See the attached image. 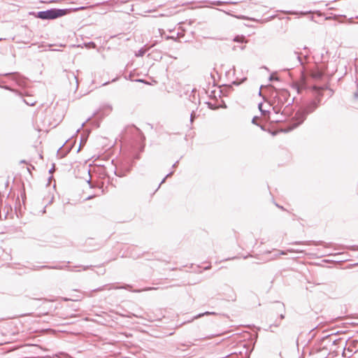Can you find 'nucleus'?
<instances>
[{
	"label": "nucleus",
	"mask_w": 358,
	"mask_h": 358,
	"mask_svg": "<svg viewBox=\"0 0 358 358\" xmlns=\"http://www.w3.org/2000/svg\"><path fill=\"white\" fill-rule=\"evenodd\" d=\"M65 115V108L63 106L56 103L55 106L46 110L44 119H41V126L37 125V131L41 133H48L52 128L56 127Z\"/></svg>",
	"instance_id": "f257e3e1"
},
{
	"label": "nucleus",
	"mask_w": 358,
	"mask_h": 358,
	"mask_svg": "<svg viewBox=\"0 0 358 358\" xmlns=\"http://www.w3.org/2000/svg\"><path fill=\"white\" fill-rule=\"evenodd\" d=\"M294 98L290 99V94L287 90H282L278 92L273 100V109L275 113H288V108L294 102Z\"/></svg>",
	"instance_id": "f03ea898"
},
{
	"label": "nucleus",
	"mask_w": 358,
	"mask_h": 358,
	"mask_svg": "<svg viewBox=\"0 0 358 358\" xmlns=\"http://www.w3.org/2000/svg\"><path fill=\"white\" fill-rule=\"evenodd\" d=\"M321 101L322 95L320 94L319 95L315 96V99L306 103L303 108L297 111L295 116L296 120H298V123L294 124V127L302 123L303 120L306 119V115L308 114H310L315 111L320 104Z\"/></svg>",
	"instance_id": "7ed1b4c3"
},
{
	"label": "nucleus",
	"mask_w": 358,
	"mask_h": 358,
	"mask_svg": "<svg viewBox=\"0 0 358 358\" xmlns=\"http://www.w3.org/2000/svg\"><path fill=\"white\" fill-rule=\"evenodd\" d=\"M69 12L70 9L67 8H50L45 10L38 11L37 13L31 12L29 14L41 20H55L66 15Z\"/></svg>",
	"instance_id": "20e7f679"
},
{
	"label": "nucleus",
	"mask_w": 358,
	"mask_h": 358,
	"mask_svg": "<svg viewBox=\"0 0 358 358\" xmlns=\"http://www.w3.org/2000/svg\"><path fill=\"white\" fill-rule=\"evenodd\" d=\"M326 68L324 69L317 67L315 69L311 71L310 76L315 80H321L324 76Z\"/></svg>",
	"instance_id": "39448f33"
},
{
	"label": "nucleus",
	"mask_w": 358,
	"mask_h": 358,
	"mask_svg": "<svg viewBox=\"0 0 358 358\" xmlns=\"http://www.w3.org/2000/svg\"><path fill=\"white\" fill-rule=\"evenodd\" d=\"M4 75L11 76L12 80H15L19 85H22L24 83L23 78L17 73H8Z\"/></svg>",
	"instance_id": "423d86ee"
},
{
	"label": "nucleus",
	"mask_w": 358,
	"mask_h": 358,
	"mask_svg": "<svg viewBox=\"0 0 358 358\" xmlns=\"http://www.w3.org/2000/svg\"><path fill=\"white\" fill-rule=\"evenodd\" d=\"M90 120V117H88V118L86 120V121H85V122H83V123H82V124H81V126H80V127H79V128H78V129H76V131H75V134H79V132H80V129H81L82 128H84V129H83V132H84V134H90L91 133V130H90V129H88V127H85V123H86L87 122H88Z\"/></svg>",
	"instance_id": "0eeeda50"
},
{
	"label": "nucleus",
	"mask_w": 358,
	"mask_h": 358,
	"mask_svg": "<svg viewBox=\"0 0 358 358\" xmlns=\"http://www.w3.org/2000/svg\"><path fill=\"white\" fill-rule=\"evenodd\" d=\"M328 89H329V88L327 85H324V86H321V87L314 85L313 87V90H314V92L315 93V96L319 95L320 94L322 96H323L322 91L325 90H328Z\"/></svg>",
	"instance_id": "6e6552de"
},
{
	"label": "nucleus",
	"mask_w": 358,
	"mask_h": 358,
	"mask_svg": "<svg viewBox=\"0 0 358 358\" xmlns=\"http://www.w3.org/2000/svg\"><path fill=\"white\" fill-rule=\"evenodd\" d=\"M218 10H219L220 11H222V12L225 13H226V14H227V15H229L234 16V17H236V18H237V19H240V20H245V19H247V20H250V21H253V22H256V21H257V20H256V19H255V18H253V17H245V16H244V15H232V14H231L230 13L227 12V11H225V10H222V9H218Z\"/></svg>",
	"instance_id": "1a4fd4ad"
},
{
	"label": "nucleus",
	"mask_w": 358,
	"mask_h": 358,
	"mask_svg": "<svg viewBox=\"0 0 358 358\" xmlns=\"http://www.w3.org/2000/svg\"><path fill=\"white\" fill-rule=\"evenodd\" d=\"M213 5L215 6H222L224 4L229 3V4H236V1H215L211 2Z\"/></svg>",
	"instance_id": "9d476101"
},
{
	"label": "nucleus",
	"mask_w": 358,
	"mask_h": 358,
	"mask_svg": "<svg viewBox=\"0 0 358 358\" xmlns=\"http://www.w3.org/2000/svg\"><path fill=\"white\" fill-rule=\"evenodd\" d=\"M233 41L234 42L237 43H246L247 40L245 39V37L243 35L241 36H236L234 38Z\"/></svg>",
	"instance_id": "9b49d317"
},
{
	"label": "nucleus",
	"mask_w": 358,
	"mask_h": 358,
	"mask_svg": "<svg viewBox=\"0 0 358 358\" xmlns=\"http://www.w3.org/2000/svg\"><path fill=\"white\" fill-rule=\"evenodd\" d=\"M145 53V50L143 48L139 49L135 54L136 57H143Z\"/></svg>",
	"instance_id": "f8f14e48"
},
{
	"label": "nucleus",
	"mask_w": 358,
	"mask_h": 358,
	"mask_svg": "<svg viewBox=\"0 0 358 358\" xmlns=\"http://www.w3.org/2000/svg\"><path fill=\"white\" fill-rule=\"evenodd\" d=\"M43 308V312L41 313L43 315H48L52 310V308H46L45 306Z\"/></svg>",
	"instance_id": "ddd939ff"
},
{
	"label": "nucleus",
	"mask_w": 358,
	"mask_h": 358,
	"mask_svg": "<svg viewBox=\"0 0 358 358\" xmlns=\"http://www.w3.org/2000/svg\"><path fill=\"white\" fill-rule=\"evenodd\" d=\"M294 55L296 56V59H297V61H298L299 64L300 65H303V62H302V60H301V57L299 56V52H294Z\"/></svg>",
	"instance_id": "4468645a"
},
{
	"label": "nucleus",
	"mask_w": 358,
	"mask_h": 358,
	"mask_svg": "<svg viewBox=\"0 0 358 358\" xmlns=\"http://www.w3.org/2000/svg\"><path fill=\"white\" fill-rule=\"evenodd\" d=\"M87 136H81V138H80V144L84 145V144L85 143V142H86V141H87ZM81 146H82V145H80L78 150H80Z\"/></svg>",
	"instance_id": "2eb2a0df"
},
{
	"label": "nucleus",
	"mask_w": 358,
	"mask_h": 358,
	"mask_svg": "<svg viewBox=\"0 0 358 358\" xmlns=\"http://www.w3.org/2000/svg\"><path fill=\"white\" fill-rule=\"evenodd\" d=\"M208 108H210V109H216L217 107L215 106L214 104L210 103V102H208Z\"/></svg>",
	"instance_id": "dca6fc26"
},
{
	"label": "nucleus",
	"mask_w": 358,
	"mask_h": 358,
	"mask_svg": "<svg viewBox=\"0 0 358 358\" xmlns=\"http://www.w3.org/2000/svg\"><path fill=\"white\" fill-rule=\"evenodd\" d=\"M278 77H275L274 76L273 74L270 76L269 77V80L271 81H273V80H278Z\"/></svg>",
	"instance_id": "f3484780"
},
{
	"label": "nucleus",
	"mask_w": 358,
	"mask_h": 358,
	"mask_svg": "<svg viewBox=\"0 0 358 358\" xmlns=\"http://www.w3.org/2000/svg\"><path fill=\"white\" fill-rule=\"evenodd\" d=\"M24 102L26 104L29 106H34L35 103V101L29 102V101L24 100Z\"/></svg>",
	"instance_id": "a211bd4d"
},
{
	"label": "nucleus",
	"mask_w": 358,
	"mask_h": 358,
	"mask_svg": "<svg viewBox=\"0 0 358 358\" xmlns=\"http://www.w3.org/2000/svg\"><path fill=\"white\" fill-rule=\"evenodd\" d=\"M329 91V97H331L334 94V91L331 89H328Z\"/></svg>",
	"instance_id": "6ab92c4d"
},
{
	"label": "nucleus",
	"mask_w": 358,
	"mask_h": 358,
	"mask_svg": "<svg viewBox=\"0 0 358 358\" xmlns=\"http://www.w3.org/2000/svg\"><path fill=\"white\" fill-rule=\"evenodd\" d=\"M194 118V111L191 113V115H190V121L192 122L193 121V119Z\"/></svg>",
	"instance_id": "aec40b11"
},
{
	"label": "nucleus",
	"mask_w": 358,
	"mask_h": 358,
	"mask_svg": "<svg viewBox=\"0 0 358 358\" xmlns=\"http://www.w3.org/2000/svg\"><path fill=\"white\" fill-rule=\"evenodd\" d=\"M99 4L109 5L110 4V1H103V2L101 3H97L96 5H99Z\"/></svg>",
	"instance_id": "412c9836"
},
{
	"label": "nucleus",
	"mask_w": 358,
	"mask_h": 358,
	"mask_svg": "<svg viewBox=\"0 0 358 358\" xmlns=\"http://www.w3.org/2000/svg\"><path fill=\"white\" fill-rule=\"evenodd\" d=\"M85 8V7L81 6V7H79V8H74V10H84Z\"/></svg>",
	"instance_id": "4be33fe9"
},
{
	"label": "nucleus",
	"mask_w": 358,
	"mask_h": 358,
	"mask_svg": "<svg viewBox=\"0 0 358 358\" xmlns=\"http://www.w3.org/2000/svg\"><path fill=\"white\" fill-rule=\"evenodd\" d=\"M136 81L137 82H141V83H147L146 82H145L143 79H137Z\"/></svg>",
	"instance_id": "5701e85b"
},
{
	"label": "nucleus",
	"mask_w": 358,
	"mask_h": 358,
	"mask_svg": "<svg viewBox=\"0 0 358 358\" xmlns=\"http://www.w3.org/2000/svg\"><path fill=\"white\" fill-rule=\"evenodd\" d=\"M354 96L355 99H357L358 98V92H356L354 93Z\"/></svg>",
	"instance_id": "b1692460"
},
{
	"label": "nucleus",
	"mask_w": 358,
	"mask_h": 358,
	"mask_svg": "<svg viewBox=\"0 0 358 358\" xmlns=\"http://www.w3.org/2000/svg\"><path fill=\"white\" fill-rule=\"evenodd\" d=\"M262 106V103H259V108L260 110L262 111V113H264V111H263V110H262V108H261Z\"/></svg>",
	"instance_id": "393cba45"
},
{
	"label": "nucleus",
	"mask_w": 358,
	"mask_h": 358,
	"mask_svg": "<svg viewBox=\"0 0 358 358\" xmlns=\"http://www.w3.org/2000/svg\"><path fill=\"white\" fill-rule=\"evenodd\" d=\"M73 77L74 78L76 79V85H78V78H77V76L76 75L73 74Z\"/></svg>",
	"instance_id": "a878e982"
},
{
	"label": "nucleus",
	"mask_w": 358,
	"mask_h": 358,
	"mask_svg": "<svg viewBox=\"0 0 358 358\" xmlns=\"http://www.w3.org/2000/svg\"><path fill=\"white\" fill-rule=\"evenodd\" d=\"M255 120H256V117H254L252 118V122L253 124H255Z\"/></svg>",
	"instance_id": "bb28decb"
},
{
	"label": "nucleus",
	"mask_w": 358,
	"mask_h": 358,
	"mask_svg": "<svg viewBox=\"0 0 358 358\" xmlns=\"http://www.w3.org/2000/svg\"><path fill=\"white\" fill-rule=\"evenodd\" d=\"M233 84L236 85H239V83H237L236 81H234V82H233Z\"/></svg>",
	"instance_id": "cd10ccee"
},
{
	"label": "nucleus",
	"mask_w": 358,
	"mask_h": 358,
	"mask_svg": "<svg viewBox=\"0 0 358 358\" xmlns=\"http://www.w3.org/2000/svg\"><path fill=\"white\" fill-rule=\"evenodd\" d=\"M286 13H289V14H294V12H291V11H287V12H286Z\"/></svg>",
	"instance_id": "c85d7f7f"
},
{
	"label": "nucleus",
	"mask_w": 358,
	"mask_h": 358,
	"mask_svg": "<svg viewBox=\"0 0 358 358\" xmlns=\"http://www.w3.org/2000/svg\"><path fill=\"white\" fill-rule=\"evenodd\" d=\"M245 48V46H241V50H244Z\"/></svg>",
	"instance_id": "c756f323"
},
{
	"label": "nucleus",
	"mask_w": 358,
	"mask_h": 358,
	"mask_svg": "<svg viewBox=\"0 0 358 358\" xmlns=\"http://www.w3.org/2000/svg\"><path fill=\"white\" fill-rule=\"evenodd\" d=\"M109 83H110V82H106V83H104L103 84V85H108Z\"/></svg>",
	"instance_id": "7c9ffc66"
},
{
	"label": "nucleus",
	"mask_w": 358,
	"mask_h": 358,
	"mask_svg": "<svg viewBox=\"0 0 358 358\" xmlns=\"http://www.w3.org/2000/svg\"><path fill=\"white\" fill-rule=\"evenodd\" d=\"M117 78H115L113 79L111 82H115V81H116V80H117Z\"/></svg>",
	"instance_id": "2f4dec72"
},
{
	"label": "nucleus",
	"mask_w": 358,
	"mask_h": 358,
	"mask_svg": "<svg viewBox=\"0 0 358 358\" xmlns=\"http://www.w3.org/2000/svg\"><path fill=\"white\" fill-rule=\"evenodd\" d=\"M271 134L274 135V134H276V133L275 132H271Z\"/></svg>",
	"instance_id": "473e14b6"
},
{
	"label": "nucleus",
	"mask_w": 358,
	"mask_h": 358,
	"mask_svg": "<svg viewBox=\"0 0 358 358\" xmlns=\"http://www.w3.org/2000/svg\"><path fill=\"white\" fill-rule=\"evenodd\" d=\"M5 89L8 90V89H9V87L6 86V87H5Z\"/></svg>",
	"instance_id": "72a5a7b5"
},
{
	"label": "nucleus",
	"mask_w": 358,
	"mask_h": 358,
	"mask_svg": "<svg viewBox=\"0 0 358 358\" xmlns=\"http://www.w3.org/2000/svg\"><path fill=\"white\" fill-rule=\"evenodd\" d=\"M357 87H358V83H357Z\"/></svg>",
	"instance_id": "f704fd0d"
},
{
	"label": "nucleus",
	"mask_w": 358,
	"mask_h": 358,
	"mask_svg": "<svg viewBox=\"0 0 358 358\" xmlns=\"http://www.w3.org/2000/svg\"><path fill=\"white\" fill-rule=\"evenodd\" d=\"M357 18H358V16L357 17Z\"/></svg>",
	"instance_id": "c9c22d12"
}]
</instances>
